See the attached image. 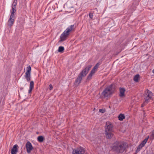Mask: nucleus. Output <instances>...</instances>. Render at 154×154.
<instances>
[{"label": "nucleus", "mask_w": 154, "mask_h": 154, "mask_svg": "<svg viewBox=\"0 0 154 154\" xmlns=\"http://www.w3.org/2000/svg\"><path fill=\"white\" fill-rule=\"evenodd\" d=\"M125 149V145L124 143H115L112 148V149L114 151L117 152L121 153L123 152Z\"/></svg>", "instance_id": "obj_5"}, {"label": "nucleus", "mask_w": 154, "mask_h": 154, "mask_svg": "<svg viewBox=\"0 0 154 154\" xmlns=\"http://www.w3.org/2000/svg\"><path fill=\"white\" fill-rule=\"evenodd\" d=\"M75 24L69 26L64 32L60 36V42H62L65 40L69 34L70 32L74 31L75 28Z\"/></svg>", "instance_id": "obj_3"}, {"label": "nucleus", "mask_w": 154, "mask_h": 154, "mask_svg": "<svg viewBox=\"0 0 154 154\" xmlns=\"http://www.w3.org/2000/svg\"><path fill=\"white\" fill-rule=\"evenodd\" d=\"M152 72L154 74V69L152 70Z\"/></svg>", "instance_id": "obj_32"}, {"label": "nucleus", "mask_w": 154, "mask_h": 154, "mask_svg": "<svg viewBox=\"0 0 154 154\" xmlns=\"http://www.w3.org/2000/svg\"><path fill=\"white\" fill-rule=\"evenodd\" d=\"M120 121H122L125 118V116L124 114H121L119 115L118 117Z\"/></svg>", "instance_id": "obj_17"}, {"label": "nucleus", "mask_w": 154, "mask_h": 154, "mask_svg": "<svg viewBox=\"0 0 154 154\" xmlns=\"http://www.w3.org/2000/svg\"><path fill=\"white\" fill-rule=\"evenodd\" d=\"M27 71L25 73V77L26 79L27 82H29L30 80L31 79V68L29 66L26 68Z\"/></svg>", "instance_id": "obj_8"}, {"label": "nucleus", "mask_w": 154, "mask_h": 154, "mask_svg": "<svg viewBox=\"0 0 154 154\" xmlns=\"http://www.w3.org/2000/svg\"><path fill=\"white\" fill-rule=\"evenodd\" d=\"M99 112H100L103 113L105 112V111H104V110H103V109H99Z\"/></svg>", "instance_id": "obj_28"}, {"label": "nucleus", "mask_w": 154, "mask_h": 154, "mask_svg": "<svg viewBox=\"0 0 154 154\" xmlns=\"http://www.w3.org/2000/svg\"><path fill=\"white\" fill-rule=\"evenodd\" d=\"M34 86V83L33 81H32L30 82L29 85V90L28 93L30 94L32 92Z\"/></svg>", "instance_id": "obj_13"}, {"label": "nucleus", "mask_w": 154, "mask_h": 154, "mask_svg": "<svg viewBox=\"0 0 154 154\" xmlns=\"http://www.w3.org/2000/svg\"><path fill=\"white\" fill-rule=\"evenodd\" d=\"M91 67V65H89L82 71L75 80L76 84L79 85L81 83L82 78L86 76Z\"/></svg>", "instance_id": "obj_2"}, {"label": "nucleus", "mask_w": 154, "mask_h": 154, "mask_svg": "<svg viewBox=\"0 0 154 154\" xmlns=\"http://www.w3.org/2000/svg\"><path fill=\"white\" fill-rule=\"evenodd\" d=\"M98 68L97 67V66H95L93 68V69H94L96 70V69H97Z\"/></svg>", "instance_id": "obj_29"}, {"label": "nucleus", "mask_w": 154, "mask_h": 154, "mask_svg": "<svg viewBox=\"0 0 154 154\" xmlns=\"http://www.w3.org/2000/svg\"><path fill=\"white\" fill-rule=\"evenodd\" d=\"M100 65V64L99 63H97L96 65L97 67H98Z\"/></svg>", "instance_id": "obj_31"}, {"label": "nucleus", "mask_w": 154, "mask_h": 154, "mask_svg": "<svg viewBox=\"0 0 154 154\" xmlns=\"http://www.w3.org/2000/svg\"><path fill=\"white\" fill-rule=\"evenodd\" d=\"M38 141L40 142H42L44 140V137L42 136H38L37 138Z\"/></svg>", "instance_id": "obj_18"}, {"label": "nucleus", "mask_w": 154, "mask_h": 154, "mask_svg": "<svg viewBox=\"0 0 154 154\" xmlns=\"http://www.w3.org/2000/svg\"><path fill=\"white\" fill-rule=\"evenodd\" d=\"M16 8H12V9L11 11V14L10 16V17H14V13L16 11Z\"/></svg>", "instance_id": "obj_16"}, {"label": "nucleus", "mask_w": 154, "mask_h": 154, "mask_svg": "<svg viewBox=\"0 0 154 154\" xmlns=\"http://www.w3.org/2000/svg\"><path fill=\"white\" fill-rule=\"evenodd\" d=\"M26 149L27 152L28 153H30L31 151L33 149V147L32 144L29 141H28L26 143Z\"/></svg>", "instance_id": "obj_9"}, {"label": "nucleus", "mask_w": 154, "mask_h": 154, "mask_svg": "<svg viewBox=\"0 0 154 154\" xmlns=\"http://www.w3.org/2000/svg\"><path fill=\"white\" fill-rule=\"evenodd\" d=\"M64 48L63 46H60L59 47L58 51L59 52L62 53L64 50Z\"/></svg>", "instance_id": "obj_20"}, {"label": "nucleus", "mask_w": 154, "mask_h": 154, "mask_svg": "<svg viewBox=\"0 0 154 154\" xmlns=\"http://www.w3.org/2000/svg\"><path fill=\"white\" fill-rule=\"evenodd\" d=\"M143 147V146H142V145L140 144L137 147V148L136 150V152H139Z\"/></svg>", "instance_id": "obj_21"}, {"label": "nucleus", "mask_w": 154, "mask_h": 154, "mask_svg": "<svg viewBox=\"0 0 154 154\" xmlns=\"http://www.w3.org/2000/svg\"><path fill=\"white\" fill-rule=\"evenodd\" d=\"M49 88L50 90H51L53 88V87L52 85L50 84L49 85Z\"/></svg>", "instance_id": "obj_27"}, {"label": "nucleus", "mask_w": 154, "mask_h": 154, "mask_svg": "<svg viewBox=\"0 0 154 154\" xmlns=\"http://www.w3.org/2000/svg\"><path fill=\"white\" fill-rule=\"evenodd\" d=\"M149 138L151 140H153L154 139V129L150 133Z\"/></svg>", "instance_id": "obj_19"}, {"label": "nucleus", "mask_w": 154, "mask_h": 154, "mask_svg": "<svg viewBox=\"0 0 154 154\" xmlns=\"http://www.w3.org/2000/svg\"><path fill=\"white\" fill-rule=\"evenodd\" d=\"M140 75L139 74H137L135 75L133 79V80L135 82H137L140 79Z\"/></svg>", "instance_id": "obj_15"}, {"label": "nucleus", "mask_w": 154, "mask_h": 154, "mask_svg": "<svg viewBox=\"0 0 154 154\" xmlns=\"http://www.w3.org/2000/svg\"><path fill=\"white\" fill-rule=\"evenodd\" d=\"M125 90L123 88H119V96L121 97H124L125 96Z\"/></svg>", "instance_id": "obj_12"}, {"label": "nucleus", "mask_w": 154, "mask_h": 154, "mask_svg": "<svg viewBox=\"0 0 154 154\" xmlns=\"http://www.w3.org/2000/svg\"><path fill=\"white\" fill-rule=\"evenodd\" d=\"M18 146L17 145H14L11 150V154H17L18 152Z\"/></svg>", "instance_id": "obj_11"}, {"label": "nucleus", "mask_w": 154, "mask_h": 154, "mask_svg": "<svg viewBox=\"0 0 154 154\" xmlns=\"http://www.w3.org/2000/svg\"><path fill=\"white\" fill-rule=\"evenodd\" d=\"M148 103L146 102L145 101H144V102L142 104L141 107H144Z\"/></svg>", "instance_id": "obj_25"}, {"label": "nucleus", "mask_w": 154, "mask_h": 154, "mask_svg": "<svg viewBox=\"0 0 154 154\" xmlns=\"http://www.w3.org/2000/svg\"><path fill=\"white\" fill-rule=\"evenodd\" d=\"M113 126L111 123L109 122H106L105 126V134L106 137L108 139L111 138L113 135Z\"/></svg>", "instance_id": "obj_4"}, {"label": "nucleus", "mask_w": 154, "mask_h": 154, "mask_svg": "<svg viewBox=\"0 0 154 154\" xmlns=\"http://www.w3.org/2000/svg\"><path fill=\"white\" fill-rule=\"evenodd\" d=\"M14 21V17H10L8 22V26L9 28H11Z\"/></svg>", "instance_id": "obj_10"}, {"label": "nucleus", "mask_w": 154, "mask_h": 154, "mask_svg": "<svg viewBox=\"0 0 154 154\" xmlns=\"http://www.w3.org/2000/svg\"><path fill=\"white\" fill-rule=\"evenodd\" d=\"M93 75L91 73H90L87 76V80H91L92 78Z\"/></svg>", "instance_id": "obj_23"}, {"label": "nucleus", "mask_w": 154, "mask_h": 154, "mask_svg": "<svg viewBox=\"0 0 154 154\" xmlns=\"http://www.w3.org/2000/svg\"><path fill=\"white\" fill-rule=\"evenodd\" d=\"M89 17L91 19H92L93 18V14L92 13H90L89 14Z\"/></svg>", "instance_id": "obj_26"}, {"label": "nucleus", "mask_w": 154, "mask_h": 154, "mask_svg": "<svg viewBox=\"0 0 154 154\" xmlns=\"http://www.w3.org/2000/svg\"><path fill=\"white\" fill-rule=\"evenodd\" d=\"M149 138V136H148L140 144L142 145V146H145V144L146 143L147 141H148Z\"/></svg>", "instance_id": "obj_14"}, {"label": "nucleus", "mask_w": 154, "mask_h": 154, "mask_svg": "<svg viewBox=\"0 0 154 154\" xmlns=\"http://www.w3.org/2000/svg\"><path fill=\"white\" fill-rule=\"evenodd\" d=\"M85 152V150L84 148L79 147L73 150L72 154H84Z\"/></svg>", "instance_id": "obj_7"}, {"label": "nucleus", "mask_w": 154, "mask_h": 154, "mask_svg": "<svg viewBox=\"0 0 154 154\" xmlns=\"http://www.w3.org/2000/svg\"><path fill=\"white\" fill-rule=\"evenodd\" d=\"M17 3V0H14L12 3V8H16Z\"/></svg>", "instance_id": "obj_22"}, {"label": "nucleus", "mask_w": 154, "mask_h": 154, "mask_svg": "<svg viewBox=\"0 0 154 154\" xmlns=\"http://www.w3.org/2000/svg\"><path fill=\"white\" fill-rule=\"evenodd\" d=\"M116 89L115 85L112 84L107 86L101 93V96L104 98H108L110 97Z\"/></svg>", "instance_id": "obj_1"}, {"label": "nucleus", "mask_w": 154, "mask_h": 154, "mask_svg": "<svg viewBox=\"0 0 154 154\" xmlns=\"http://www.w3.org/2000/svg\"><path fill=\"white\" fill-rule=\"evenodd\" d=\"M96 71V70H95L93 68L92 70L91 71L90 73H91L93 75L95 73Z\"/></svg>", "instance_id": "obj_24"}, {"label": "nucleus", "mask_w": 154, "mask_h": 154, "mask_svg": "<svg viewBox=\"0 0 154 154\" xmlns=\"http://www.w3.org/2000/svg\"><path fill=\"white\" fill-rule=\"evenodd\" d=\"M152 93L149 90L147 91L143 95V97L146 102L148 103L152 99Z\"/></svg>", "instance_id": "obj_6"}, {"label": "nucleus", "mask_w": 154, "mask_h": 154, "mask_svg": "<svg viewBox=\"0 0 154 154\" xmlns=\"http://www.w3.org/2000/svg\"><path fill=\"white\" fill-rule=\"evenodd\" d=\"M100 65V64L99 63H97L96 65L97 67H98Z\"/></svg>", "instance_id": "obj_30"}]
</instances>
